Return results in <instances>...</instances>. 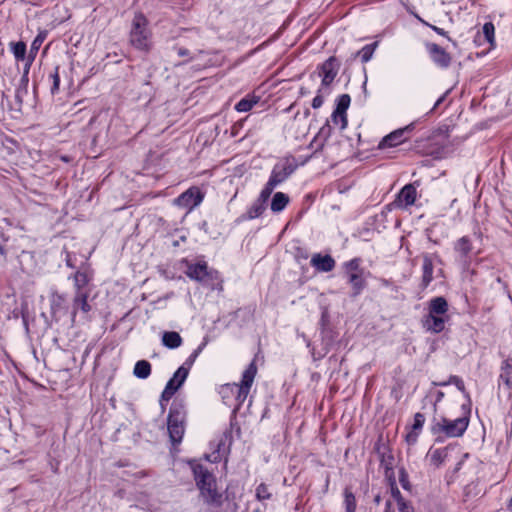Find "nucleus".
I'll return each instance as SVG.
<instances>
[{"label":"nucleus","mask_w":512,"mask_h":512,"mask_svg":"<svg viewBox=\"0 0 512 512\" xmlns=\"http://www.w3.org/2000/svg\"><path fill=\"white\" fill-rule=\"evenodd\" d=\"M192 469L196 485L204 501L209 505L220 506L222 494L216 489V480L213 474L201 464H195Z\"/></svg>","instance_id":"1"},{"label":"nucleus","mask_w":512,"mask_h":512,"mask_svg":"<svg viewBox=\"0 0 512 512\" xmlns=\"http://www.w3.org/2000/svg\"><path fill=\"white\" fill-rule=\"evenodd\" d=\"M469 424V410H465L463 415L450 419L444 416L434 418L431 426V432L434 435L444 434L446 437H460L464 434Z\"/></svg>","instance_id":"2"},{"label":"nucleus","mask_w":512,"mask_h":512,"mask_svg":"<svg viewBox=\"0 0 512 512\" xmlns=\"http://www.w3.org/2000/svg\"><path fill=\"white\" fill-rule=\"evenodd\" d=\"M150 32L147 29V20L142 14L134 17L130 32V43L139 50L148 51Z\"/></svg>","instance_id":"3"},{"label":"nucleus","mask_w":512,"mask_h":512,"mask_svg":"<svg viewBox=\"0 0 512 512\" xmlns=\"http://www.w3.org/2000/svg\"><path fill=\"white\" fill-rule=\"evenodd\" d=\"M257 373V367L254 362L250 363V365L247 367V369L243 373V378L241 381V384H227L223 387L222 393H224L226 390H230L232 393L236 392L237 396L236 399L239 402V404L243 403L244 400L247 398L249 390L253 384L254 378Z\"/></svg>","instance_id":"4"},{"label":"nucleus","mask_w":512,"mask_h":512,"mask_svg":"<svg viewBox=\"0 0 512 512\" xmlns=\"http://www.w3.org/2000/svg\"><path fill=\"white\" fill-rule=\"evenodd\" d=\"M167 425L171 442L173 444L180 443L184 434V425L180 413L170 410Z\"/></svg>","instance_id":"5"},{"label":"nucleus","mask_w":512,"mask_h":512,"mask_svg":"<svg viewBox=\"0 0 512 512\" xmlns=\"http://www.w3.org/2000/svg\"><path fill=\"white\" fill-rule=\"evenodd\" d=\"M203 200V195L197 187H191L175 199V204L182 208L191 210L199 205Z\"/></svg>","instance_id":"6"},{"label":"nucleus","mask_w":512,"mask_h":512,"mask_svg":"<svg viewBox=\"0 0 512 512\" xmlns=\"http://www.w3.org/2000/svg\"><path fill=\"white\" fill-rule=\"evenodd\" d=\"M339 66V61L334 56L330 57L322 64L319 76L322 77L321 86L323 88H328L333 82L338 73Z\"/></svg>","instance_id":"7"},{"label":"nucleus","mask_w":512,"mask_h":512,"mask_svg":"<svg viewBox=\"0 0 512 512\" xmlns=\"http://www.w3.org/2000/svg\"><path fill=\"white\" fill-rule=\"evenodd\" d=\"M188 368L181 366L175 372V378H179L177 385H174V380H169L166 384L164 391L161 394L160 404L162 402H168L174 393L182 386L188 376Z\"/></svg>","instance_id":"8"},{"label":"nucleus","mask_w":512,"mask_h":512,"mask_svg":"<svg viewBox=\"0 0 512 512\" xmlns=\"http://www.w3.org/2000/svg\"><path fill=\"white\" fill-rule=\"evenodd\" d=\"M426 48L433 62L439 67L447 68L451 64V55L438 44L428 43Z\"/></svg>","instance_id":"9"},{"label":"nucleus","mask_w":512,"mask_h":512,"mask_svg":"<svg viewBox=\"0 0 512 512\" xmlns=\"http://www.w3.org/2000/svg\"><path fill=\"white\" fill-rule=\"evenodd\" d=\"M412 128L413 124H410L404 128L397 129L391 132L381 140V142L379 143V148L383 149L386 147H394L403 143L406 140V137H404L405 132L411 131Z\"/></svg>","instance_id":"10"},{"label":"nucleus","mask_w":512,"mask_h":512,"mask_svg":"<svg viewBox=\"0 0 512 512\" xmlns=\"http://www.w3.org/2000/svg\"><path fill=\"white\" fill-rule=\"evenodd\" d=\"M416 197L417 191L414 184H407L399 192L396 202L399 203L400 206L404 205L407 207L415 203Z\"/></svg>","instance_id":"11"},{"label":"nucleus","mask_w":512,"mask_h":512,"mask_svg":"<svg viewBox=\"0 0 512 512\" xmlns=\"http://www.w3.org/2000/svg\"><path fill=\"white\" fill-rule=\"evenodd\" d=\"M311 265L322 272H329L335 267V260L330 255L314 254Z\"/></svg>","instance_id":"12"},{"label":"nucleus","mask_w":512,"mask_h":512,"mask_svg":"<svg viewBox=\"0 0 512 512\" xmlns=\"http://www.w3.org/2000/svg\"><path fill=\"white\" fill-rule=\"evenodd\" d=\"M445 321L446 319L443 317V315L429 313L423 321V326L428 331H431L433 333H439L444 330Z\"/></svg>","instance_id":"13"},{"label":"nucleus","mask_w":512,"mask_h":512,"mask_svg":"<svg viewBox=\"0 0 512 512\" xmlns=\"http://www.w3.org/2000/svg\"><path fill=\"white\" fill-rule=\"evenodd\" d=\"M90 292H75L73 298V311L72 317L74 318L77 311L81 310L83 313L87 314L91 310V306L88 303V297Z\"/></svg>","instance_id":"14"},{"label":"nucleus","mask_w":512,"mask_h":512,"mask_svg":"<svg viewBox=\"0 0 512 512\" xmlns=\"http://www.w3.org/2000/svg\"><path fill=\"white\" fill-rule=\"evenodd\" d=\"M186 274L191 279L197 281H205L210 276L207 265L205 263H197L188 265Z\"/></svg>","instance_id":"15"},{"label":"nucleus","mask_w":512,"mask_h":512,"mask_svg":"<svg viewBox=\"0 0 512 512\" xmlns=\"http://www.w3.org/2000/svg\"><path fill=\"white\" fill-rule=\"evenodd\" d=\"M293 167L289 164L284 165L283 167L276 166L271 174L269 179L275 186L282 183L285 179H287L293 172Z\"/></svg>","instance_id":"16"},{"label":"nucleus","mask_w":512,"mask_h":512,"mask_svg":"<svg viewBox=\"0 0 512 512\" xmlns=\"http://www.w3.org/2000/svg\"><path fill=\"white\" fill-rule=\"evenodd\" d=\"M448 310V303L443 297H436L430 301L429 313L444 315Z\"/></svg>","instance_id":"17"},{"label":"nucleus","mask_w":512,"mask_h":512,"mask_svg":"<svg viewBox=\"0 0 512 512\" xmlns=\"http://www.w3.org/2000/svg\"><path fill=\"white\" fill-rule=\"evenodd\" d=\"M433 279V262L428 256L423 258V275L421 285L426 288Z\"/></svg>","instance_id":"18"},{"label":"nucleus","mask_w":512,"mask_h":512,"mask_svg":"<svg viewBox=\"0 0 512 512\" xmlns=\"http://www.w3.org/2000/svg\"><path fill=\"white\" fill-rule=\"evenodd\" d=\"M162 342L166 347L174 349L181 345L182 338L177 332H165L162 336Z\"/></svg>","instance_id":"19"},{"label":"nucleus","mask_w":512,"mask_h":512,"mask_svg":"<svg viewBox=\"0 0 512 512\" xmlns=\"http://www.w3.org/2000/svg\"><path fill=\"white\" fill-rule=\"evenodd\" d=\"M90 281L89 276L85 272L77 271L74 275V286L75 292H90L89 289H86Z\"/></svg>","instance_id":"20"},{"label":"nucleus","mask_w":512,"mask_h":512,"mask_svg":"<svg viewBox=\"0 0 512 512\" xmlns=\"http://www.w3.org/2000/svg\"><path fill=\"white\" fill-rule=\"evenodd\" d=\"M134 375L140 379H146L151 373V365L146 360L136 362L133 370Z\"/></svg>","instance_id":"21"},{"label":"nucleus","mask_w":512,"mask_h":512,"mask_svg":"<svg viewBox=\"0 0 512 512\" xmlns=\"http://www.w3.org/2000/svg\"><path fill=\"white\" fill-rule=\"evenodd\" d=\"M289 198L286 194L282 192H277L272 199L271 202V210L274 212L282 211L285 206L288 204Z\"/></svg>","instance_id":"22"},{"label":"nucleus","mask_w":512,"mask_h":512,"mask_svg":"<svg viewBox=\"0 0 512 512\" xmlns=\"http://www.w3.org/2000/svg\"><path fill=\"white\" fill-rule=\"evenodd\" d=\"M448 455L447 448L430 450L429 457L430 462L435 467H439L446 459Z\"/></svg>","instance_id":"23"},{"label":"nucleus","mask_w":512,"mask_h":512,"mask_svg":"<svg viewBox=\"0 0 512 512\" xmlns=\"http://www.w3.org/2000/svg\"><path fill=\"white\" fill-rule=\"evenodd\" d=\"M500 379L506 386L510 387L512 384V359H506L502 363V373Z\"/></svg>","instance_id":"24"},{"label":"nucleus","mask_w":512,"mask_h":512,"mask_svg":"<svg viewBox=\"0 0 512 512\" xmlns=\"http://www.w3.org/2000/svg\"><path fill=\"white\" fill-rule=\"evenodd\" d=\"M348 275H349V282L352 284V286L355 290L354 295L359 294L364 286V280L362 278V273L361 272H353Z\"/></svg>","instance_id":"25"},{"label":"nucleus","mask_w":512,"mask_h":512,"mask_svg":"<svg viewBox=\"0 0 512 512\" xmlns=\"http://www.w3.org/2000/svg\"><path fill=\"white\" fill-rule=\"evenodd\" d=\"M351 102V98L348 94H342L338 100L337 105L334 111H336V115L346 114L347 109L349 108Z\"/></svg>","instance_id":"26"},{"label":"nucleus","mask_w":512,"mask_h":512,"mask_svg":"<svg viewBox=\"0 0 512 512\" xmlns=\"http://www.w3.org/2000/svg\"><path fill=\"white\" fill-rule=\"evenodd\" d=\"M257 102L258 99L256 97L244 98L236 104L235 109L238 112H248L255 104H257Z\"/></svg>","instance_id":"27"},{"label":"nucleus","mask_w":512,"mask_h":512,"mask_svg":"<svg viewBox=\"0 0 512 512\" xmlns=\"http://www.w3.org/2000/svg\"><path fill=\"white\" fill-rule=\"evenodd\" d=\"M344 504L346 512H355L356 510V498L355 495L349 488L344 490Z\"/></svg>","instance_id":"28"},{"label":"nucleus","mask_w":512,"mask_h":512,"mask_svg":"<svg viewBox=\"0 0 512 512\" xmlns=\"http://www.w3.org/2000/svg\"><path fill=\"white\" fill-rule=\"evenodd\" d=\"M12 52L17 60H24L26 54V44L22 41L10 43Z\"/></svg>","instance_id":"29"},{"label":"nucleus","mask_w":512,"mask_h":512,"mask_svg":"<svg viewBox=\"0 0 512 512\" xmlns=\"http://www.w3.org/2000/svg\"><path fill=\"white\" fill-rule=\"evenodd\" d=\"M455 249L462 256H467L472 249L470 240L467 237L460 238L455 245Z\"/></svg>","instance_id":"30"},{"label":"nucleus","mask_w":512,"mask_h":512,"mask_svg":"<svg viewBox=\"0 0 512 512\" xmlns=\"http://www.w3.org/2000/svg\"><path fill=\"white\" fill-rule=\"evenodd\" d=\"M265 210V203L261 202L260 200H256V202L251 206V208L248 211V218L254 219L259 217Z\"/></svg>","instance_id":"31"},{"label":"nucleus","mask_w":512,"mask_h":512,"mask_svg":"<svg viewBox=\"0 0 512 512\" xmlns=\"http://www.w3.org/2000/svg\"><path fill=\"white\" fill-rule=\"evenodd\" d=\"M376 46L377 42L370 45H366L360 51H358L357 56L361 58L362 62L369 61L374 53Z\"/></svg>","instance_id":"32"},{"label":"nucleus","mask_w":512,"mask_h":512,"mask_svg":"<svg viewBox=\"0 0 512 512\" xmlns=\"http://www.w3.org/2000/svg\"><path fill=\"white\" fill-rule=\"evenodd\" d=\"M494 25L491 22H487L483 26V37L491 45H494Z\"/></svg>","instance_id":"33"},{"label":"nucleus","mask_w":512,"mask_h":512,"mask_svg":"<svg viewBox=\"0 0 512 512\" xmlns=\"http://www.w3.org/2000/svg\"><path fill=\"white\" fill-rule=\"evenodd\" d=\"M331 120L334 125H339L341 130H344L347 127V114L336 115V111H333Z\"/></svg>","instance_id":"34"},{"label":"nucleus","mask_w":512,"mask_h":512,"mask_svg":"<svg viewBox=\"0 0 512 512\" xmlns=\"http://www.w3.org/2000/svg\"><path fill=\"white\" fill-rule=\"evenodd\" d=\"M256 497L258 500H268L271 498V493L269 492V488L266 484L261 483L256 488Z\"/></svg>","instance_id":"35"},{"label":"nucleus","mask_w":512,"mask_h":512,"mask_svg":"<svg viewBox=\"0 0 512 512\" xmlns=\"http://www.w3.org/2000/svg\"><path fill=\"white\" fill-rule=\"evenodd\" d=\"M275 187L276 186L272 182L268 181L264 189L261 191L258 200L266 203Z\"/></svg>","instance_id":"36"},{"label":"nucleus","mask_w":512,"mask_h":512,"mask_svg":"<svg viewBox=\"0 0 512 512\" xmlns=\"http://www.w3.org/2000/svg\"><path fill=\"white\" fill-rule=\"evenodd\" d=\"M9 237L4 233L3 229L0 228V256L4 259L7 257L6 243Z\"/></svg>","instance_id":"37"},{"label":"nucleus","mask_w":512,"mask_h":512,"mask_svg":"<svg viewBox=\"0 0 512 512\" xmlns=\"http://www.w3.org/2000/svg\"><path fill=\"white\" fill-rule=\"evenodd\" d=\"M327 90H328V88H323L322 86H321V88L318 90V94H317V96H316V97L313 99V101H312V107H313L314 109H318V108H320V107L322 106L323 101H324V100H323V96H322V94H323V93H327Z\"/></svg>","instance_id":"38"},{"label":"nucleus","mask_w":512,"mask_h":512,"mask_svg":"<svg viewBox=\"0 0 512 512\" xmlns=\"http://www.w3.org/2000/svg\"><path fill=\"white\" fill-rule=\"evenodd\" d=\"M425 422V416L422 413H416L414 416V423L412 429L419 432L423 427Z\"/></svg>","instance_id":"39"},{"label":"nucleus","mask_w":512,"mask_h":512,"mask_svg":"<svg viewBox=\"0 0 512 512\" xmlns=\"http://www.w3.org/2000/svg\"><path fill=\"white\" fill-rule=\"evenodd\" d=\"M391 495L393 499L397 502V505H399L401 502H405L404 498L401 495V492L399 491L394 482L391 484Z\"/></svg>","instance_id":"40"},{"label":"nucleus","mask_w":512,"mask_h":512,"mask_svg":"<svg viewBox=\"0 0 512 512\" xmlns=\"http://www.w3.org/2000/svg\"><path fill=\"white\" fill-rule=\"evenodd\" d=\"M45 39V34L40 33L32 42L31 53H36Z\"/></svg>","instance_id":"41"},{"label":"nucleus","mask_w":512,"mask_h":512,"mask_svg":"<svg viewBox=\"0 0 512 512\" xmlns=\"http://www.w3.org/2000/svg\"><path fill=\"white\" fill-rule=\"evenodd\" d=\"M347 273L361 272L359 269V260L353 259L346 264Z\"/></svg>","instance_id":"42"},{"label":"nucleus","mask_w":512,"mask_h":512,"mask_svg":"<svg viewBox=\"0 0 512 512\" xmlns=\"http://www.w3.org/2000/svg\"><path fill=\"white\" fill-rule=\"evenodd\" d=\"M52 79H53V85L51 87V92L54 94L58 91L59 89V84H60V78H59V74H58V67L55 68V72L51 75Z\"/></svg>","instance_id":"43"},{"label":"nucleus","mask_w":512,"mask_h":512,"mask_svg":"<svg viewBox=\"0 0 512 512\" xmlns=\"http://www.w3.org/2000/svg\"><path fill=\"white\" fill-rule=\"evenodd\" d=\"M418 18L419 21H421L423 24L429 26L431 29H433L436 33H438L439 35H442V36H446V32L442 29V28H439L437 26H434V25H431V24H428L426 21H424L422 18H420L419 16H416Z\"/></svg>","instance_id":"44"},{"label":"nucleus","mask_w":512,"mask_h":512,"mask_svg":"<svg viewBox=\"0 0 512 512\" xmlns=\"http://www.w3.org/2000/svg\"><path fill=\"white\" fill-rule=\"evenodd\" d=\"M418 433L417 431L413 430L411 432H409L406 436V440L409 444H414L416 443L417 441V438H418Z\"/></svg>","instance_id":"45"},{"label":"nucleus","mask_w":512,"mask_h":512,"mask_svg":"<svg viewBox=\"0 0 512 512\" xmlns=\"http://www.w3.org/2000/svg\"><path fill=\"white\" fill-rule=\"evenodd\" d=\"M398 509L400 512H414L413 507L411 505H409L406 501L401 502L398 505Z\"/></svg>","instance_id":"46"},{"label":"nucleus","mask_w":512,"mask_h":512,"mask_svg":"<svg viewBox=\"0 0 512 512\" xmlns=\"http://www.w3.org/2000/svg\"><path fill=\"white\" fill-rule=\"evenodd\" d=\"M202 350V346H200L197 350H195L191 355L190 357L188 358V360L186 361V364H189V365H192V363L195 361V359L197 358V356L199 355V353L201 352Z\"/></svg>","instance_id":"47"},{"label":"nucleus","mask_w":512,"mask_h":512,"mask_svg":"<svg viewBox=\"0 0 512 512\" xmlns=\"http://www.w3.org/2000/svg\"><path fill=\"white\" fill-rule=\"evenodd\" d=\"M400 482H401L403 488L408 489V484L409 483H408L406 474H405V472L403 470L401 471Z\"/></svg>","instance_id":"48"},{"label":"nucleus","mask_w":512,"mask_h":512,"mask_svg":"<svg viewBox=\"0 0 512 512\" xmlns=\"http://www.w3.org/2000/svg\"><path fill=\"white\" fill-rule=\"evenodd\" d=\"M385 512H395V511L392 509V504H391V502H390V501H387V502H386Z\"/></svg>","instance_id":"49"},{"label":"nucleus","mask_w":512,"mask_h":512,"mask_svg":"<svg viewBox=\"0 0 512 512\" xmlns=\"http://www.w3.org/2000/svg\"><path fill=\"white\" fill-rule=\"evenodd\" d=\"M178 54H179V56H186V55H188V50L184 49V48H179Z\"/></svg>","instance_id":"50"},{"label":"nucleus","mask_w":512,"mask_h":512,"mask_svg":"<svg viewBox=\"0 0 512 512\" xmlns=\"http://www.w3.org/2000/svg\"><path fill=\"white\" fill-rule=\"evenodd\" d=\"M31 62H32V60H30L28 63H26L25 69H24V76H26L28 74Z\"/></svg>","instance_id":"51"},{"label":"nucleus","mask_w":512,"mask_h":512,"mask_svg":"<svg viewBox=\"0 0 512 512\" xmlns=\"http://www.w3.org/2000/svg\"><path fill=\"white\" fill-rule=\"evenodd\" d=\"M380 501H381V497H380V495H376V496L374 497V502L378 505V504H380Z\"/></svg>","instance_id":"52"},{"label":"nucleus","mask_w":512,"mask_h":512,"mask_svg":"<svg viewBox=\"0 0 512 512\" xmlns=\"http://www.w3.org/2000/svg\"><path fill=\"white\" fill-rule=\"evenodd\" d=\"M170 380H174V385H177L179 378H175V374H174Z\"/></svg>","instance_id":"53"},{"label":"nucleus","mask_w":512,"mask_h":512,"mask_svg":"<svg viewBox=\"0 0 512 512\" xmlns=\"http://www.w3.org/2000/svg\"><path fill=\"white\" fill-rule=\"evenodd\" d=\"M441 101H442V99L440 98V99L435 103V105H434V107H433V109H432V110H434V109H435V108L440 104V102H441Z\"/></svg>","instance_id":"54"},{"label":"nucleus","mask_w":512,"mask_h":512,"mask_svg":"<svg viewBox=\"0 0 512 512\" xmlns=\"http://www.w3.org/2000/svg\"><path fill=\"white\" fill-rule=\"evenodd\" d=\"M160 405H161L162 411H164L165 410L164 402H162V404H160Z\"/></svg>","instance_id":"55"}]
</instances>
